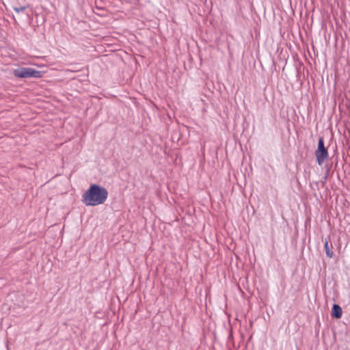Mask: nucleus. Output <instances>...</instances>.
Here are the masks:
<instances>
[{"mask_svg": "<svg viewBox=\"0 0 350 350\" xmlns=\"http://www.w3.org/2000/svg\"><path fill=\"white\" fill-rule=\"evenodd\" d=\"M108 198L107 190L100 185L92 184L82 196V202L86 206H95L103 204Z\"/></svg>", "mask_w": 350, "mask_h": 350, "instance_id": "nucleus-1", "label": "nucleus"}, {"mask_svg": "<svg viewBox=\"0 0 350 350\" xmlns=\"http://www.w3.org/2000/svg\"><path fill=\"white\" fill-rule=\"evenodd\" d=\"M13 74L18 78H40L42 76L41 71L36 70L31 68H20L13 70Z\"/></svg>", "mask_w": 350, "mask_h": 350, "instance_id": "nucleus-2", "label": "nucleus"}, {"mask_svg": "<svg viewBox=\"0 0 350 350\" xmlns=\"http://www.w3.org/2000/svg\"><path fill=\"white\" fill-rule=\"evenodd\" d=\"M315 156L319 165H322L328 157V151L325 147L323 137L319 139L318 148L315 151Z\"/></svg>", "mask_w": 350, "mask_h": 350, "instance_id": "nucleus-3", "label": "nucleus"}, {"mask_svg": "<svg viewBox=\"0 0 350 350\" xmlns=\"http://www.w3.org/2000/svg\"><path fill=\"white\" fill-rule=\"evenodd\" d=\"M342 313V308H340V306H339L337 304H334L333 306L332 310V316L333 317L339 319L341 317Z\"/></svg>", "mask_w": 350, "mask_h": 350, "instance_id": "nucleus-4", "label": "nucleus"}, {"mask_svg": "<svg viewBox=\"0 0 350 350\" xmlns=\"http://www.w3.org/2000/svg\"><path fill=\"white\" fill-rule=\"evenodd\" d=\"M324 247L325 249L327 256L330 258H332L334 256V252L329 248V245H328V241L327 239L325 240Z\"/></svg>", "mask_w": 350, "mask_h": 350, "instance_id": "nucleus-5", "label": "nucleus"}]
</instances>
